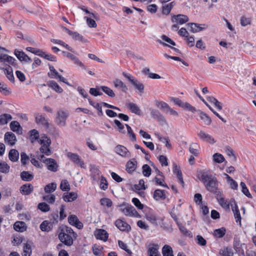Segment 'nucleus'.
Wrapping results in <instances>:
<instances>
[{
    "label": "nucleus",
    "mask_w": 256,
    "mask_h": 256,
    "mask_svg": "<svg viewBox=\"0 0 256 256\" xmlns=\"http://www.w3.org/2000/svg\"><path fill=\"white\" fill-rule=\"evenodd\" d=\"M120 210L126 216L140 218V215L132 205L122 204L120 206Z\"/></svg>",
    "instance_id": "2"
},
{
    "label": "nucleus",
    "mask_w": 256,
    "mask_h": 256,
    "mask_svg": "<svg viewBox=\"0 0 256 256\" xmlns=\"http://www.w3.org/2000/svg\"><path fill=\"white\" fill-rule=\"evenodd\" d=\"M224 176H226V178L227 180V182L228 184H230V188L233 190H237L238 188V184L237 182L235 180H234L228 174L224 173Z\"/></svg>",
    "instance_id": "34"
},
{
    "label": "nucleus",
    "mask_w": 256,
    "mask_h": 256,
    "mask_svg": "<svg viewBox=\"0 0 256 256\" xmlns=\"http://www.w3.org/2000/svg\"><path fill=\"white\" fill-rule=\"evenodd\" d=\"M8 158L11 161L14 162L18 160L19 158V153L18 151L15 149L11 150L8 154Z\"/></svg>",
    "instance_id": "32"
},
{
    "label": "nucleus",
    "mask_w": 256,
    "mask_h": 256,
    "mask_svg": "<svg viewBox=\"0 0 256 256\" xmlns=\"http://www.w3.org/2000/svg\"><path fill=\"white\" fill-rule=\"evenodd\" d=\"M74 238L66 234L64 232H60L58 234V238L60 241L67 246H71L73 244Z\"/></svg>",
    "instance_id": "9"
},
{
    "label": "nucleus",
    "mask_w": 256,
    "mask_h": 256,
    "mask_svg": "<svg viewBox=\"0 0 256 256\" xmlns=\"http://www.w3.org/2000/svg\"><path fill=\"white\" fill-rule=\"evenodd\" d=\"M77 197V194L74 192L64 193L63 195V199L66 202L74 201Z\"/></svg>",
    "instance_id": "25"
},
{
    "label": "nucleus",
    "mask_w": 256,
    "mask_h": 256,
    "mask_svg": "<svg viewBox=\"0 0 256 256\" xmlns=\"http://www.w3.org/2000/svg\"><path fill=\"white\" fill-rule=\"evenodd\" d=\"M36 122L37 124L43 126L48 127V123L45 118L40 114H34Z\"/></svg>",
    "instance_id": "18"
},
{
    "label": "nucleus",
    "mask_w": 256,
    "mask_h": 256,
    "mask_svg": "<svg viewBox=\"0 0 256 256\" xmlns=\"http://www.w3.org/2000/svg\"><path fill=\"white\" fill-rule=\"evenodd\" d=\"M68 221L70 224L76 226L78 229L83 227V224L79 221L76 216L71 215L68 218Z\"/></svg>",
    "instance_id": "15"
},
{
    "label": "nucleus",
    "mask_w": 256,
    "mask_h": 256,
    "mask_svg": "<svg viewBox=\"0 0 256 256\" xmlns=\"http://www.w3.org/2000/svg\"><path fill=\"white\" fill-rule=\"evenodd\" d=\"M96 239L106 241L108 238V234L103 229L97 230L94 234Z\"/></svg>",
    "instance_id": "16"
},
{
    "label": "nucleus",
    "mask_w": 256,
    "mask_h": 256,
    "mask_svg": "<svg viewBox=\"0 0 256 256\" xmlns=\"http://www.w3.org/2000/svg\"><path fill=\"white\" fill-rule=\"evenodd\" d=\"M128 107L132 113L138 115L140 114L141 110L136 104L132 102H130L128 104Z\"/></svg>",
    "instance_id": "36"
},
{
    "label": "nucleus",
    "mask_w": 256,
    "mask_h": 256,
    "mask_svg": "<svg viewBox=\"0 0 256 256\" xmlns=\"http://www.w3.org/2000/svg\"><path fill=\"white\" fill-rule=\"evenodd\" d=\"M163 256H174L172 248L168 244H165L162 248Z\"/></svg>",
    "instance_id": "30"
},
{
    "label": "nucleus",
    "mask_w": 256,
    "mask_h": 256,
    "mask_svg": "<svg viewBox=\"0 0 256 256\" xmlns=\"http://www.w3.org/2000/svg\"><path fill=\"white\" fill-rule=\"evenodd\" d=\"M0 92L4 96H8L11 94L10 89L4 84H2L0 87Z\"/></svg>",
    "instance_id": "53"
},
{
    "label": "nucleus",
    "mask_w": 256,
    "mask_h": 256,
    "mask_svg": "<svg viewBox=\"0 0 256 256\" xmlns=\"http://www.w3.org/2000/svg\"><path fill=\"white\" fill-rule=\"evenodd\" d=\"M32 254V248L30 244L28 243L24 244L23 247V252L22 256H30Z\"/></svg>",
    "instance_id": "46"
},
{
    "label": "nucleus",
    "mask_w": 256,
    "mask_h": 256,
    "mask_svg": "<svg viewBox=\"0 0 256 256\" xmlns=\"http://www.w3.org/2000/svg\"><path fill=\"white\" fill-rule=\"evenodd\" d=\"M115 152L122 157H130V152L123 146L118 145L114 148Z\"/></svg>",
    "instance_id": "10"
},
{
    "label": "nucleus",
    "mask_w": 256,
    "mask_h": 256,
    "mask_svg": "<svg viewBox=\"0 0 256 256\" xmlns=\"http://www.w3.org/2000/svg\"><path fill=\"white\" fill-rule=\"evenodd\" d=\"M214 160L217 163H222L224 161V156L219 154L216 153L213 155Z\"/></svg>",
    "instance_id": "55"
},
{
    "label": "nucleus",
    "mask_w": 256,
    "mask_h": 256,
    "mask_svg": "<svg viewBox=\"0 0 256 256\" xmlns=\"http://www.w3.org/2000/svg\"><path fill=\"white\" fill-rule=\"evenodd\" d=\"M14 228L17 232H23L26 230V226L24 222L18 221L14 224Z\"/></svg>",
    "instance_id": "24"
},
{
    "label": "nucleus",
    "mask_w": 256,
    "mask_h": 256,
    "mask_svg": "<svg viewBox=\"0 0 256 256\" xmlns=\"http://www.w3.org/2000/svg\"><path fill=\"white\" fill-rule=\"evenodd\" d=\"M20 177L22 180L27 182L30 181L34 178L33 175L26 171H23L20 174Z\"/></svg>",
    "instance_id": "41"
},
{
    "label": "nucleus",
    "mask_w": 256,
    "mask_h": 256,
    "mask_svg": "<svg viewBox=\"0 0 256 256\" xmlns=\"http://www.w3.org/2000/svg\"><path fill=\"white\" fill-rule=\"evenodd\" d=\"M137 162L134 158L128 160L126 164V170L128 173L134 172L136 166Z\"/></svg>",
    "instance_id": "21"
},
{
    "label": "nucleus",
    "mask_w": 256,
    "mask_h": 256,
    "mask_svg": "<svg viewBox=\"0 0 256 256\" xmlns=\"http://www.w3.org/2000/svg\"><path fill=\"white\" fill-rule=\"evenodd\" d=\"M48 66L50 71L48 74V76L51 78H56L59 74L52 66L48 64Z\"/></svg>",
    "instance_id": "43"
},
{
    "label": "nucleus",
    "mask_w": 256,
    "mask_h": 256,
    "mask_svg": "<svg viewBox=\"0 0 256 256\" xmlns=\"http://www.w3.org/2000/svg\"><path fill=\"white\" fill-rule=\"evenodd\" d=\"M199 115L201 120L206 125L210 124L212 122L211 118L206 114L202 112H200Z\"/></svg>",
    "instance_id": "40"
},
{
    "label": "nucleus",
    "mask_w": 256,
    "mask_h": 256,
    "mask_svg": "<svg viewBox=\"0 0 256 256\" xmlns=\"http://www.w3.org/2000/svg\"><path fill=\"white\" fill-rule=\"evenodd\" d=\"M20 192L24 195H28L33 190V186L30 184H25L22 186L20 188Z\"/></svg>",
    "instance_id": "20"
},
{
    "label": "nucleus",
    "mask_w": 256,
    "mask_h": 256,
    "mask_svg": "<svg viewBox=\"0 0 256 256\" xmlns=\"http://www.w3.org/2000/svg\"><path fill=\"white\" fill-rule=\"evenodd\" d=\"M10 168V166L6 162H0V172H1L7 174L9 172Z\"/></svg>",
    "instance_id": "52"
},
{
    "label": "nucleus",
    "mask_w": 256,
    "mask_h": 256,
    "mask_svg": "<svg viewBox=\"0 0 256 256\" xmlns=\"http://www.w3.org/2000/svg\"><path fill=\"white\" fill-rule=\"evenodd\" d=\"M114 86L122 92H126L128 88L127 86L120 79L116 78L113 81Z\"/></svg>",
    "instance_id": "14"
},
{
    "label": "nucleus",
    "mask_w": 256,
    "mask_h": 256,
    "mask_svg": "<svg viewBox=\"0 0 256 256\" xmlns=\"http://www.w3.org/2000/svg\"><path fill=\"white\" fill-rule=\"evenodd\" d=\"M154 198L156 200H164L166 198L164 190L157 189L155 190L153 196Z\"/></svg>",
    "instance_id": "22"
},
{
    "label": "nucleus",
    "mask_w": 256,
    "mask_h": 256,
    "mask_svg": "<svg viewBox=\"0 0 256 256\" xmlns=\"http://www.w3.org/2000/svg\"><path fill=\"white\" fill-rule=\"evenodd\" d=\"M150 115L152 118L156 119L159 122V124L160 126H168V124L166 118L158 110L154 109L150 110Z\"/></svg>",
    "instance_id": "6"
},
{
    "label": "nucleus",
    "mask_w": 256,
    "mask_h": 256,
    "mask_svg": "<svg viewBox=\"0 0 256 256\" xmlns=\"http://www.w3.org/2000/svg\"><path fill=\"white\" fill-rule=\"evenodd\" d=\"M40 142L42 145L40 149V152L45 154L46 156H50L52 154V151L50 148L51 144L50 139L44 136L40 140Z\"/></svg>",
    "instance_id": "3"
},
{
    "label": "nucleus",
    "mask_w": 256,
    "mask_h": 256,
    "mask_svg": "<svg viewBox=\"0 0 256 256\" xmlns=\"http://www.w3.org/2000/svg\"><path fill=\"white\" fill-rule=\"evenodd\" d=\"M175 2H172L168 4H164L162 7V13L164 14H168L173 6L175 5Z\"/></svg>",
    "instance_id": "29"
},
{
    "label": "nucleus",
    "mask_w": 256,
    "mask_h": 256,
    "mask_svg": "<svg viewBox=\"0 0 256 256\" xmlns=\"http://www.w3.org/2000/svg\"><path fill=\"white\" fill-rule=\"evenodd\" d=\"M38 208L42 212H47L50 210V206L46 202H40L38 204Z\"/></svg>",
    "instance_id": "59"
},
{
    "label": "nucleus",
    "mask_w": 256,
    "mask_h": 256,
    "mask_svg": "<svg viewBox=\"0 0 256 256\" xmlns=\"http://www.w3.org/2000/svg\"><path fill=\"white\" fill-rule=\"evenodd\" d=\"M200 138L203 140L210 142L212 144H214L216 141L214 138H212L210 135L204 132L202 130H200L198 134Z\"/></svg>",
    "instance_id": "23"
},
{
    "label": "nucleus",
    "mask_w": 256,
    "mask_h": 256,
    "mask_svg": "<svg viewBox=\"0 0 256 256\" xmlns=\"http://www.w3.org/2000/svg\"><path fill=\"white\" fill-rule=\"evenodd\" d=\"M5 74L7 78L11 82H14V78L12 70L10 66H8V68L4 70Z\"/></svg>",
    "instance_id": "38"
},
{
    "label": "nucleus",
    "mask_w": 256,
    "mask_h": 256,
    "mask_svg": "<svg viewBox=\"0 0 256 256\" xmlns=\"http://www.w3.org/2000/svg\"><path fill=\"white\" fill-rule=\"evenodd\" d=\"M123 76L127 78L128 81L137 89L140 92L143 93L144 90V84L140 82L134 77L132 76L130 74H126L124 72H122Z\"/></svg>",
    "instance_id": "4"
},
{
    "label": "nucleus",
    "mask_w": 256,
    "mask_h": 256,
    "mask_svg": "<svg viewBox=\"0 0 256 256\" xmlns=\"http://www.w3.org/2000/svg\"><path fill=\"white\" fill-rule=\"evenodd\" d=\"M30 140L32 143H34L36 140H38L40 137L39 132L36 129L32 130L30 132Z\"/></svg>",
    "instance_id": "33"
},
{
    "label": "nucleus",
    "mask_w": 256,
    "mask_h": 256,
    "mask_svg": "<svg viewBox=\"0 0 256 256\" xmlns=\"http://www.w3.org/2000/svg\"><path fill=\"white\" fill-rule=\"evenodd\" d=\"M47 85L52 88L54 91L58 93H62L63 91L62 88L54 80H50L47 82Z\"/></svg>",
    "instance_id": "28"
},
{
    "label": "nucleus",
    "mask_w": 256,
    "mask_h": 256,
    "mask_svg": "<svg viewBox=\"0 0 256 256\" xmlns=\"http://www.w3.org/2000/svg\"><path fill=\"white\" fill-rule=\"evenodd\" d=\"M156 105L162 110H164L166 113V112L170 108L169 106L166 102H157Z\"/></svg>",
    "instance_id": "57"
},
{
    "label": "nucleus",
    "mask_w": 256,
    "mask_h": 256,
    "mask_svg": "<svg viewBox=\"0 0 256 256\" xmlns=\"http://www.w3.org/2000/svg\"><path fill=\"white\" fill-rule=\"evenodd\" d=\"M88 100L90 104L92 106L95 108H96L98 110V115L99 116H102L103 115V112L102 111V106H100V104L98 103L93 102L90 98H88Z\"/></svg>",
    "instance_id": "42"
},
{
    "label": "nucleus",
    "mask_w": 256,
    "mask_h": 256,
    "mask_svg": "<svg viewBox=\"0 0 256 256\" xmlns=\"http://www.w3.org/2000/svg\"><path fill=\"white\" fill-rule=\"evenodd\" d=\"M200 179L203 182L207 190L216 195L220 194L221 191L218 188V182L215 176L206 172H202Z\"/></svg>",
    "instance_id": "1"
},
{
    "label": "nucleus",
    "mask_w": 256,
    "mask_h": 256,
    "mask_svg": "<svg viewBox=\"0 0 256 256\" xmlns=\"http://www.w3.org/2000/svg\"><path fill=\"white\" fill-rule=\"evenodd\" d=\"M56 188V184L54 182L49 184L46 186L44 191L46 193H50L54 192Z\"/></svg>",
    "instance_id": "50"
},
{
    "label": "nucleus",
    "mask_w": 256,
    "mask_h": 256,
    "mask_svg": "<svg viewBox=\"0 0 256 256\" xmlns=\"http://www.w3.org/2000/svg\"><path fill=\"white\" fill-rule=\"evenodd\" d=\"M68 116L66 112L58 110L57 112V116L56 118V122L60 126H64L65 125L66 120Z\"/></svg>",
    "instance_id": "8"
},
{
    "label": "nucleus",
    "mask_w": 256,
    "mask_h": 256,
    "mask_svg": "<svg viewBox=\"0 0 256 256\" xmlns=\"http://www.w3.org/2000/svg\"><path fill=\"white\" fill-rule=\"evenodd\" d=\"M173 17L176 19V22L179 23L180 24L188 22L189 20L187 16L181 14L174 15Z\"/></svg>",
    "instance_id": "27"
},
{
    "label": "nucleus",
    "mask_w": 256,
    "mask_h": 256,
    "mask_svg": "<svg viewBox=\"0 0 256 256\" xmlns=\"http://www.w3.org/2000/svg\"><path fill=\"white\" fill-rule=\"evenodd\" d=\"M158 244H153L152 246L149 247L148 249L149 256H161L158 250Z\"/></svg>",
    "instance_id": "26"
},
{
    "label": "nucleus",
    "mask_w": 256,
    "mask_h": 256,
    "mask_svg": "<svg viewBox=\"0 0 256 256\" xmlns=\"http://www.w3.org/2000/svg\"><path fill=\"white\" fill-rule=\"evenodd\" d=\"M102 249L103 248L102 246L94 245L92 247L93 253L96 256H102L103 254L102 251Z\"/></svg>",
    "instance_id": "51"
},
{
    "label": "nucleus",
    "mask_w": 256,
    "mask_h": 256,
    "mask_svg": "<svg viewBox=\"0 0 256 256\" xmlns=\"http://www.w3.org/2000/svg\"><path fill=\"white\" fill-rule=\"evenodd\" d=\"M4 140L6 143L12 146L15 144L16 137L13 133L11 132H7L4 135Z\"/></svg>",
    "instance_id": "19"
},
{
    "label": "nucleus",
    "mask_w": 256,
    "mask_h": 256,
    "mask_svg": "<svg viewBox=\"0 0 256 256\" xmlns=\"http://www.w3.org/2000/svg\"><path fill=\"white\" fill-rule=\"evenodd\" d=\"M115 225L121 231L128 232L131 228L128 224L120 219H118L115 222Z\"/></svg>",
    "instance_id": "12"
},
{
    "label": "nucleus",
    "mask_w": 256,
    "mask_h": 256,
    "mask_svg": "<svg viewBox=\"0 0 256 256\" xmlns=\"http://www.w3.org/2000/svg\"><path fill=\"white\" fill-rule=\"evenodd\" d=\"M251 18H246L245 16H242L240 18V24L243 26H246L251 23Z\"/></svg>",
    "instance_id": "61"
},
{
    "label": "nucleus",
    "mask_w": 256,
    "mask_h": 256,
    "mask_svg": "<svg viewBox=\"0 0 256 256\" xmlns=\"http://www.w3.org/2000/svg\"><path fill=\"white\" fill-rule=\"evenodd\" d=\"M142 174L145 176L148 177L151 174L152 170L148 164H144L142 167Z\"/></svg>",
    "instance_id": "54"
},
{
    "label": "nucleus",
    "mask_w": 256,
    "mask_h": 256,
    "mask_svg": "<svg viewBox=\"0 0 256 256\" xmlns=\"http://www.w3.org/2000/svg\"><path fill=\"white\" fill-rule=\"evenodd\" d=\"M178 227L180 230V232L185 236H188L190 237L192 236V233L188 230L182 224H178Z\"/></svg>",
    "instance_id": "58"
},
{
    "label": "nucleus",
    "mask_w": 256,
    "mask_h": 256,
    "mask_svg": "<svg viewBox=\"0 0 256 256\" xmlns=\"http://www.w3.org/2000/svg\"><path fill=\"white\" fill-rule=\"evenodd\" d=\"M226 232V228L222 227L215 230L214 232V236L218 238H222L224 236Z\"/></svg>",
    "instance_id": "39"
},
{
    "label": "nucleus",
    "mask_w": 256,
    "mask_h": 256,
    "mask_svg": "<svg viewBox=\"0 0 256 256\" xmlns=\"http://www.w3.org/2000/svg\"><path fill=\"white\" fill-rule=\"evenodd\" d=\"M240 185L242 188V192L248 198H252V195L248 191V190L246 186V184L244 182H241Z\"/></svg>",
    "instance_id": "63"
},
{
    "label": "nucleus",
    "mask_w": 256,
    "mask_h": 256,
    "mask_svg": "<svg viewBox=\"0 0 256 256\" xmlns=\"http://www.w3.org/2000/svg\"><path fill=\"white\" fill-rule=\"evenodd\" d=\"M60 188L62 191H68L70 190V186L68 181L66 180H62L60 183Z\"/></svg>",
    "instance_id": "56"
},
{
    "label": "nucleus",
    "mask_w": 256,
    "mask_h": 256,
    "mask_svg": "<svg viewBox=\"0 0 256 256\" xmlns=\"http://www.w3.org/2000/svg\"><path fill=\"white\" fill-rule=\"evenodd\" d=\"M12 119V116L8 114H4L0 116V124L4 125Z\"/></svg>",
    "instance_id": "35"
},
{
    "label": "nucleus",
    "mask_w": 256,
    "mask_h": 256,
    "mask_svg": "<svg viewBox=\"0 0 256 256\" xmlns=\"http://www.w3.org/2000/svg\"><path fill=\"white\" fill-rule=\"evenodd\" d=\"M146 218L152 224L158 226V218L156 215L152 214H148L146 215Z\"/></svg>",
    "instance_id": "48"
},
{
    "label": "nucleus",
    "mask_w": 256,
    "mask_h": 256,
    "mask_svg": "<svg viewBox=\"0 0 256 256\" xmlns=\"http://www.w3.org/2000/svg\"><path fill=\"white\" fill-rule=\"evenodd\" d=\"M222 192H220V194L216 195V200H218L219 204L223 208L226 209H229L230 208V202L228 200H225L224 198L222 197Z\"/></svg>",
    "instance_id": "17"
},
{
    "label": "nucleus",
    "mask_w": 256,
    "mask_h": 256,
    "mask_svg": "<svg viewBox=\"0 0 256 256\" xmlns=\"http://www.w3.org/2000/svg\"><path fill=\"white\" fill-rule=\"evenodd\" d=\"M52 224L48 221L43 222L40 225V228L42 231L49 232L51 230Z\"/></svg>",
    "instance_id": "45"
},
{
    "label": "nucleus",
    "mask_w": 256,
    "mask_h": 256,
    "mask_svg": "<svg viewBox=\"0 0 256 256\" xmlns=\"http://www.w3.org/2000/svg\"><path fill=\"white\" fill-rule=\"evenodd\" d=\"M226 154L230 158H232V160L234 161H236V158L235 154H234V150L230 147L226 148Z\"/></svg>",
    "instance_id": "64"
},
{
    "label": "nucleus",
    "mask_w": 256,
    "mask_h": 256,
    "mask_svg": "<svg viewBox=\"0 0 256 256\" xmlns=\"http://www.w3.org/2000/svg\"><path fill=\"white\" fill-rule=\"evenodd\" d=\"M230 205L236 222H239L240 224L242 218L238 206H237L236 202L234 200L232 201L231 202Z\"/></svg>",
    "instance_id": "11"
},
{
    "label": "nucleus",
    "mask_w": 256,
    "mask_h": 256,
    "mask_svg": "<svg viewBox=\"0 0 256 256\" xmlns=\"http://www.w3.org/2000/svg\"><path fill=\"white\" fill-rule=\"evenodd\" d=\"M46 165L47 168L51 172H56L58 170V165L56 161L53 158H48Z\"/></svg>",
    "instance_id": "13"
},
{
    "label": "nucleus",
    "mask_w": 256,
    "mask_h": 256,
    "mask_svg": "<svg viewBox=\"0 0 256 256\" xmlns=\"http://www.w3.org/2000/svg\"><path fill=\"white\" fill-rule=\"evenodd\" d=\"M150 115L152 118L156 119L159 122V124L160 126H168V124L166 118L158 110L154 109L150 110Z\"/></svg>",
    "instance_id": "5"
},
{
    "label": "nucleus",
    "mask_w": 256,
    "mask_h": 256,
    "mask_svg": "<svg viewBox=\"0 0 256 256\" xmlns=\"http://www.w3.org/2000/svg\"><path fill=\"white\" fill-rule=\"evenodd\" d=\"M173 172L176 175L182 185L183 186L184 182L182 176V172L180 168L178 167L176 164L174 165Z\"/></svg>",
    "instance_id": "31"
},
{
    "label": "nucleus",
    "mask_w": 256,
    "mask_h": 256,
    "mask_svg": "<svg viewBox=\"0 0 256 256\" xmlns=\"http://www.w3.org/2000/svg\"><path fill=\"white\" fill-rule=\"evenodd\" d=\"M66 156L75 164L83 168H86L84 162L77 154L68 152L66 154Z\"/></svg>",
    "instance_id": "7"
},
{
    "label": "nucleus",
    "mask_w": 256,
    "mask_h": 256,
    "mask_svg": "<svg viewBox=\"0 0 256 256\" xmlns=\"http://www.w3.org/2000/svg\"><path fill=\"white\" fill-rule=\"evenodd\" d=\"M61 232H64L66 234L74 238L77 236L76 234L74 232L73 230L70 227L66 226L62 230Z\"/></svg>",
    "instance_id": "47"
},
{
    "label": "nucleus",
    "mask_w": 256,
    "mask_h": 256,
    "mask_svg": "<svg viewBox=\"0 0 256 256\" xmlns=\"http://www.w3.org/2000/svg\"><path fill=\"white\" fill-rule=\"evenodd\" d=\"M70 35L75 40H79L84 42H86V40L84 38L83 36L77 32H72V33Z\"/></svg>",
    "instance_id": "49"
},
{
    "label": "nucleus",
    "mask_w": 256,
    "mask_h": 256,
    "mask_svg": "<svg viewBox=\"0 0 256 256\" xmlns=\"http://www.w3.org/2000/svg\"><path fill=\"white\" fill-rule=\"evenodd\" d=\"M221 256H233V250L231 248H226L220 251Z\"/></svg>",
    "instance_id": "44"
},
{
    "label": "nucleus",
    "mask_w": 256,
    "mask_h": 256,
    "mask_svg": "<svg viewBox=\"0 0 256 256\" xmlns=\"http://www.w3.org/2000/svg\"><path fill=\"white\" fill-rule=\"evenodd\" d=\"M43 199L49 204H54L56 200V196L54 194H48L44 196Z\"/></svg>",
    "instance_id": "62"
},
{
    "label": "nucleus",
    "mask_w": 256,
    "mask_h": 256,
    "mask_svg": "<svg viewBox=\"0 0 256 256\" xmlns=\"http://www.w3.org/2000/svg\"><path fill=\"white\" fill-rule=\"evenodd\" d=\"M198 147L197 144H192L189 148L190 152L195 156H197L198 154V150L197 149Z\"/></svg>",
    "instance_id": "60"
},
{
    "label": "nucleus",
    "mask_w": 256,
    "mask_h": 256,
    "mask_svg": "<svg viewBox=\"0 0 256 256\" xmlns=\"http://www.w3.org/2000/svg\"><path fill=\"white\" fill-rule=\"evenodd\" d=\"M100 88L110 97L113 98L116 96V94L110 88L106 86H101Z\"/></svg>",
    "instance_id": "37"
}]
</instances>
